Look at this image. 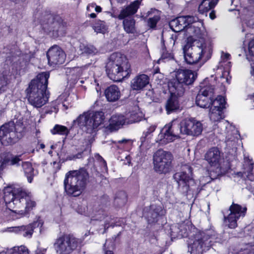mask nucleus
<instances>
[{
    "label": "nucleus",
    "mask_w": 254,
    "mask_h": 254,
    "mask_svg": "<svg viewBox=\"0 0 254 254\" xmlns=\"http://www.w3.org/2000/svg\"><path fill=\"white\" fill-rule=\"evenodd\" d=\"M3 193L7 208L18 215L16 218L28 216L37 206L32 193L25 187L8 186L4 188Z\"/></svg>",
    "instance_id": "obj_1"
},
{
    "label": "nucleus",
    "mask_w": 254,
    "mask_h": 254,
    "mask_svg": "<svg viewBox=\"0 0 254 254\" xmlns=\"http://www.w3.org/2000/svg\"><path fill=\"white\" fill-rule=\"evenodd\" d=\"M49 77V72L38 73L35 78L31 80L26 90L28 102L36 108H41L48 101L49 94L46 90Z\"/></svg>",
    "instance_id": "obj_2"
},
{
    "label": "nucleus",
    "mask_w": 254,
    "mask_h": 254,
    "mask_svg": "<svg viewBox=\"0 0 254 254\" xmlns=\"http://www.w3.org/2000/svg\"><path fill=\"white\" fill-rule=\"evenodd\" d=\"M108 77L115 82L122 81L131 73V65L127 56L119 52L110 55L106 65Z\"/></svg>",
    "instance_id": "obj_3"
},
{
    "label": "nucleus",
    "mask_w": 254,
    "mask_h": 254,
    "mask_svg": "<svg viewBox=\"0 0 254 254\" xmlns=\"http://www.w3.org/2000/svg\"><path fill=\"white\" fill-rule=\"evenodd\" d=\"M89 178L88 171L83 167L67 172L64 181V192L69 196H79L85 189Z\"/></svg>",
    "instance_id": "obj_4"
},
{
    "label": "nucleus",
    "mask_w": 254,
    "mask_h": 254,
    "mask_svg": "<svg viewBox=\"0 0 254 254\" xmlns=\"http://www.w3.org/2000/svg\"><path fill=\"white\" fill-rule=\"evenodd\" d=\"M40 23L45 33L52 34L54 37L64 36L66 34L68 23L57 13L45 11L42 13Z\"/></svg>",
    "instance_id": "obj_5"
},
{
    "label": "nucleus",
    "mask_w": 254,
    "mask_h": 254,
    "mask_svg": "<svg viewBox=\"0 0 254 254\" xmlns=\"http://www.w3.org/2000/svg\"><path fill=\"white\" fill-rule=\"evenodd\" d=\"M205 159L213 168L209 172V177L212 180L226 175L231 169L229 162L225 161L221 162V152L217 147L210 148L205 155Z\"/></svg>",
    "instance_id": "obj_6"
},
{
    "label": "nucleus",
    "mask_w": 254,
    "mask_h": 254,
    "mask_svg": "<svg viewBox=\"0 0 254 254\" xmlns=\"http://www.w3.org/2000/svg\"><path fill=\"white\" fill-rule=\"evenodd\" d=\"M193 243L188 245V252L190 254H199L209 250L218 238V234L213 229H206L197 232Z\"/></svg>",
    "instance_id": "obj_7"
},
{
    "label": "nucleus",
    "mask_w": 254,
    "mask_h": 254,
    "mask_svg": "<svg viewBox=\"0 0 254 254\" xmlns=\"http://www.w3.org/2000/svg\"><path fill=\"white\" fill-rule=\"evenodd\" d=\"M187 40V44L183 48L185 61L188 64L195 65V70H198L202 64L199 62L205 56L206 46L205 44H201L200 46L192 47L193 39L190 37Z\"/></svg>",
    "instance_id": "obj_8"
},
{
    "label": "nucleus",
    "mask_w": 254,
    "mask_h": 254,
    "mask_svg": "<svg viewBox=\"0 0 254 254\" xmlns=\"http://www.w3.org/2000/svg\"><path fill=\"white\" fill-rule=\"evenodd\" d=\"M104 113L102 111H92L80 115L74 121L79 126H84L85 131L89 134L96 132L98 127L103 124L105 120Z\"/></svg>",
    "instance_id": "obj_9"
},
{
    "label": "nucleus",
    "mask_w": 254,
    "mask_h": 254,
    "mask_svg": "<svg viewBox=\"0 0 254 254\" xmlns=\"http://www.w3.org/2000/svg\"><path fill=\"white\" fill-rule=\"evenodd\" d=\"M83 240L72 234H64L57 238L54 244L55 249L59 254H70L82 246Z\"/></svg>",
    "instance_id": "obj_10"
},
{
    "label": "nucleus",
    "mask_w": 254,
    "mask_h": 254,
    "mask_svg": "<svg viewBox=\"0 0 254 254\" xmlns=\"http://www.w3.org/2000/svg\"><path fill=\"white\" fill-rule=\"evenodd\" d=\"M174 159L173 154L169 151L163 149L157 150L153 154V169L159 174H166L169 173L172 167Z\"/></svg>",
    "instance_id": "obj_11"
},
{
    "label": "nucleus",
    "mask_w": 254,
    "mask_h": 254,
    "mask_svg": "<svg viewBox=\"0 0 254 254\" xmlns=\"http://www.w3.org/2000/svg\"><path fill=\"white\" fill-rule=\"evenodd\" d=\"M197 77L195 71L190 69H179L176 73V78L169 82V86L177 90L184 85H189L193 83Z\"/></svg>",
    "instance_id": "obj_12"
},
{
    "label": "nucleus",
    "mask_w": 254,
    "mask_h": 254,
    "mask_svg": "<svg viewBox=\"0 0 254 254\" xmlns=\"http://www.w3.org/2000/svg\"><path fill=\"white\" fill-rule=\"evenodd\" d=\"M200 85V89L196 97L195 103L202 108H209L211 99L214 96V87L208 83Z\"/></svg>",
    "instance_id": "obj_13"
},
{
    "label": "nucleus",
    "mask_w": 254,
    "mask_h": 254,
    "mask_svg": "<svg viewBox=\"0 0 254 254\" xmlns=\"http://www.w3.org/2000/svg\"><path fill=\"white\" fill-rule=\"evenodd\" d=\"M226 98L222 95L215 96L211 99L209 117L213 122H218L223 118V110L226 108Z\"/></svg>",
    "instance_id": "obj_14"
},
{
    "label": "nucleus",
    "mask_w": 254,
    "mask_h": 254,
    "mask_svg": "<svg viewBox=\"0 0 254 254\" xmlns=\"http://www.w3.org/2000/svg\"><path fill=\"white\" fill-rule=\"evenodd\" d=\"M229 210L230 212L227 216H224V219L227 220L229 228L234 229L237 227V221L240 218L245 216L247 208L233 202L229 208Z\"/></svg>",
    "instance_id": "obj_15"
},
{
    "label": "nucleus",
    "mask_w": 254,
    "mask_h": 254,
    "mask_svg": "<svg viewBox=\"0 0 254 254\" xmlns=\"http://www.w3.org/2000/svg\"><path fill=\"white\" fill-rule=\"evenodd\" d=\"M47 57L49 64L55 66L64 63L66 55L59 46L55 45L49 49L47 53Z\"/></svg>",
    "instance_id": "obj_16"
},
{
    "label": "nucleus",
    "mask_w": 254,
    "mask_h": 254,
    "mask_svg": "<svg viewBox=\"0 0 254 254\" xmlns=\"http://www.w3.org/2000/svg\"><path fill=\"white\" fill-rule=\"evenodd\" d=\"M44 222L41 219H37L27 225L15 226L12 227V231L15 233L21 235L24 237L31 238L36 228H42Z\"/></svg>",
    "instance_id": "obj_17"
},
{
    "label": "nucleus",
    "mask_w": 254,
    "mask_h": 254,
    "mask_svg": "<svg viewBox=\"0 0 254 254\" xmlns=\"http://www.w3.org/2000/svg\"><path fill=\"white\" fill-rule=\"evenodd\" d=\"M184 134L198 136L202 131V124L194 118L185 119L182 120Z\"/></svg>",
    "instance_id": "obj_18"
},
{
    "label": "nucleus",
    "mask_w": 254,
    "mask_h": 254,
    "mask_svg": "<svg viewBox=\"0 0 254 254\" xmlns=\"http://www.w3.org/2000/svg\"><path fill=\"white\" fill-rule=\"evenodd\" d=\"M144 213L148 224H152L157 223L159 218L164 215V211L160 205L150 204L144 208Z\"/></svg>",
    "instance_id": "obj_19"
},
{
    "label": "nucleus",
    "mask_w": 254,
    "mask_h": 254,
    "mask_svg": "<svg viewBox=\"0 0 254 254\" xmlns=\"http://www.w3.org/2000/svg\"><path fill=\"white\" fill-rule=\"evenodd\" d=\"M126 122L125 116L121 114H114L109 119L108 125L105 127V131L110 133L117 131L123 127Z\"/></svg>",
    "instance_id": "obj_20"
},
{
    "label": "nucleus",
    "mask_w": 254,
    "mask_h": 254,
    "mask_svg": "<svg viewBox=\"0 0 254 254\" xmlns=\"http://www.w3.org/2000/svg\"><path fill=\"white\" fill-rule=\"evenodd\" d=\"M141 0H135L131 2L129 5L125 6L121 9L117 18L119 20H122L128 17H131V16L137 12Z\"/></svg>",
    "instance_id": "obj_21"
},
{
    "label": "nucleus",
    "mask_w": 254,
    "mask_h": 254,
    "mask_svg": "<svg viewBox=\"0 0 254 254\" xmlns=\"http://www.w3.org/2000/svg\"><path fill=\"white\" fill-rule=\"evenodd\" d=\"M141 0H135L131 2L129 5L125 6L121 9L117 18L119 20H122L128 17H131V16L137 12Z\"/></svg>",
    "instance_id": "obj_22"
},
{
    "label": "nucleus",
    "mask_w": 254,
    "mask_h": 254,
    "mask_svg": "<svg viewBox=\"0 0 254 254\" xmlns=\"http://www.w3.org/2000/svg\"><path fill=\"white\" fill-rule=\"evenodd\" d=\"M173 178L179 188L185 189L187 191L190 189V182L193 180L188 174L184 171L175 173L173 175Z\"/></svg>",
    "instance_id": "obj_23"
},
{
    "label": "nucleus",
    "mask_w": 254,
    "mask_h": 254,
    "mask_svg": "<svg viewBox=\"0 0 254 254\" xmlns=\"http://www.w3.org/2000/svg\"><path fill=\"white\" fill-rule=\"evenodd\" d=\"M12 126L10 123L3 125L0 127V141L2 144L4 146L12 145L13 139L10 138V131L13 129Z\"/></svg>",
    "instance_id": "obj_24"
},
{
    "label": "nucleus",
    "mask_w": 254,
    "mask_h": 254,
    "mask_svg": "<svg viewBox=\"0 0 254 254\" xmlns=\"http://www.w3.org/2000/svg\"><path fill=\"white\" fill-rule=\"evenodd\" d=\"M149 83V77L145 74L136 76L131 81L130 86L133 90H142Z\"/></svg>",
    "instance_id": "obj_25"
},
{
    "label": "nucleus",
    "mask_w": 254,
    "mask_h": 254,
    "mask_svg": "<svg viewBox=\"0 0 254 254\" xmlns=\"http://www.w3.org/2000/svg\"><path fill=\"white\" fill-rule=\"evenodd\" d=\"M104 95L107 101L114 102L119 99L121 92L119 88L117 85H112L105 89Z\"/></svg>",
    "instance_id": "obj_26"
},
{
    "label": "nucleus",
    "mask_w": 254,
    "mask_h": 254,
    "mask_svg": "<svg viewBox=\"0 0 254 254\" xmlns=\"http://www.w3.org/2000/svg\"><path fill=\"white\" fill-rule=\"evenodd\" d=\"M175 138V137L167 125L164 126L158 137V142L160 144H167L173 141Z\"/></svg>",
    "instance_id": "obj_27"
},
{
    "label": "nucleus",
    "mask_w": 254,
    "mask_h": 254,
    "mask_svg": "<svg viewBox=\"0 0 254 254\" xmlns=\"http://www.w3.org/2000/svg\"><path fill=\"white\" fill-rule=\"evenodd\" d=\"M179 108L180 104L178 97L174 93H171L165 105L167 113L170 114L179 110Z\"/></svg>",
    "instance_id": "obj_28"
},
{
    "label": "nucleus",
    "mask_w": 254,
    "mask_h": 254,
    "mask_svg": "<svg viewBox=\"0 0 254 254\" xmlns=\"http://www.w3.org/2000/svg\"><path fill=\"white\" fill-rule=\"evenodd\" d=\"M22 167L28 182L32 183L34 177L38 173V171H35L32 163L29 161L23 162Z\"/></svg>",
    "instance_id": "obj_29"
},
{
    "label": "nucleus",
    "mask_w": 254,
    "mask_h": 254,
    "mask_svg": "<svg viewBox=\"0 0 254 254\" xmlns=\"http://www.w3.org/2000/svg\"><path fill=\"white\" fill-rule=\"evenodd\" d=\"M174 59L175 57L173 51L167 49L165 41L162 39L161 40V57L159 61L166 62Z\"/></svg>",
    "instance_id": "obj_30"
},
{
    "label": "nucleus",
    "mask_w": 254,
    "mask_h": 254,
    "mask_svg": "<svg viewBox=\"0 0 254 254\" xmlns=\"http://www.w3.org/2000/svg\"><path fill=\"white\" fill-rule=\"evenodd\" d=\"M218 0H202L198 8L200 14L207 13L210 10L214 8Z\"/></svg>",
    "instance_id": "obj_31"
},
{
    "label": "nucleus",
    "mask_w": 254,
    "mask_h": 254,
    "mask_svg": "<svg viewBox=\"0 0 254 254\" xmlns=\"http://www.w3.org/2000/svg\"><path fill=\"white\" fill-rule=\"evenodd\" d=\"M123 20V26L125 31L127 34H134L136 32L135 19L133 17H128Z\"/></svg>",
    "instance_id": "obj_32"
},
{
    "label": "nucleus",
    "mask_w": 254,
    "mask_h": 254,
    "mask_svg": "<svg viewBox=\"0 0 254 254\" xmlns=\"http://www.w3.org/2000/svg\"><path fill=\"white\" fill-rule=\"evenodd\" d=\"M13 127V130L17 135L21 139L25 135L26 131V126L24 125L22 120H18L15 124H10Z\"/></svg>",
    "instance_id": "obj_33"
},
{
    "label": "nucleus",
    "mask_w": 254,
    "mask_h": 254,
    "mask_svg": "<svg viewBox=\"0 0 254 254\" xmlns=\"http://www.w3.org/2000/svg\"><path fill=\"white\" fill-rule=\"evenodd\" d=\"M170 129L172 133L176 137H178L180 134H184V127L182 126V121L180 123H172L166 125Z\"/></svg>",
    "instance_id": "obj_34"
},
{
    "label": "nucleus",
    "mask_w": 254,
    "mask_h": 254,
    "mask_svg": "<svg viewBox=\"0 0 254 254\" xmlns=\"http://www.w3.org/2000/svg\"><path fill=\"white\" fill-rule=\"evenodd\" d=\"M179 24L184 28V30L191 27V25L194 22V17L191 16L186 15L178 17Z\"/></svg>",
    "instance_id": "obj_35"
},
{
    "label": "nucleus",
    "mask_w": 254,
    "mask_h": 254,
    "mask_svg": "<svg viewBox=\"0 0 254 254\" xmlns=\"http://www.w3.org/2000/svg\"><path fill=\"white\" fill-rule=\"evenodd\" d=\"M92 28L97 33L105 34L108 30V27L106 25L105 22L99 19L95 21Z\"/></svg>",
    "instance_id": "obj_36"
},
{
    "label": "nucleus",
    "mask_w": 254,
    "mask_h": 254,
    "mask_svg": "<svg viewBox=\"0 0 254 254\" xmlns=\"http://www.w3.org/2000/svg\"><path fill=\"white\" fill-rule=\"evenodd\" d=\"M51 132L53 135H67L69 133V130L65 126L57 124L51 129Z\"/></svg>",
    "instance_id": "obj_37"
},
{
    "label": "nucleus",
    "mask_w": 254,
    "mask_h": 254,
    "mask_svg": "<svg viewBox=\"0 0 254 254\" xmlns=\"http://www.w3.org/2000/svg\"><path fill=\"white\" fill-rule=\"evenodd\" d=\"M247 161L248 162L247 166V178L251 181H254V172L253 171L254 168V163L252 159L248 158Z\"/></svg>",
    "instance_id": "obj_38"
},
{
    "label": "nucleus",
    "mask_w": 254,
    "mask_h": 254,
    "mask_svg": "<svg viewBox=\"0 0 254 254\" xmlns=\"http://www.w3.org/2000/svg\"><path fill=\"white\" fill-rule=\"evenodd\" d=\"M178 17L171 20L169 23L170 28L175 32L178 33L184 31V28L179 24Z\"/></svg>",
    "instance_id": "obj_39"
},
{
    "label": "nucleus",
    "mask_w": 254,
    "mask_h": 254,
    "mask_svg": "<svg viewBox=\"0 0 254 254\" xmlns=\"http://www.w3.org/2000/svg\"><path fill=\"white\" fill-rule=\"evenodd\" d=\"M247 59L249 61L254 62V39H252L249 42Z\"/></svg>",
    "instance_id": "obj_40"
},
{
    "label": "nucleus",
    "mask_w": 254,
    "mask_h": 254,
    "mask_svg": "<svg viewBox=\"0 0 254 254\" xmlns=\"http://www.w3.org/2000/svg\"><path fill=\"white\" fill-rule=\"evenodd\" d=\"M160 20L159 15H154L147 20V25L151 29H155L158 21Z\"/></svg>",
    "instance_id": "obj_41"
},
{
    "label": "nucleus",
    "mask_w": 254,
    "mask_h": 254,
    "mask_svg": "<svg viewBox=\"0 0 254 254\" xmlns=\"http://www.w3.org/2000/svg\"><path fill=\"white\" fill-rule=\"evenodd\" d=\"M156 128V126L151 125L147 129V130L146 131H144L143 132V135L140 138V141L142 142V143L144 142L147 139L148 136L155 130Z\"/></svg>",
    "instance_id": "obj_42"
},
{
    "label": "nucleus",
    "mask_w": 254,
    "mask_h": 254,
    "mask_svg": "<svg viewBox=\"0 0 254 254\" xmlns=\"http://www.w3.org/2000/svg\"><path fill=\"white\" fill-rule=\"evenodd\" d=\"M83 53L88 55H95L97 53V49L91 45H87L85 46L83 49Z\"/></svg>",
    "instance_id": "obj_43"
},
{
    "label": "nucleus",
    "mask_w": 254,
    "mask_h": 254,
    "mask_svg": "<svg viewBox=\"0 0 254 254\" xmlns=\"http://www.w3.org/2000/svg\"><path fill=\"white\" fill-rule=\"evenodd\" d=\"M10 138L14 139V140L13 139V140L11 141L12 142V145L17 143L20 139H21L18 135H17L16 132L14 131V130L13 129H11L10 131Z\"/></svg>",
    "instance_id": "obj_44"
},
{
    "label": "nucleus",
    "mask_w": 254,
    "mask_h": 254,
    "mask_svg": "<svg viewBox=\"0 0 254 254\" xmlns=\"http://www.w3.org/2000/svg\"><path fill=\"white\" fill-rule=\"evenodd\" d=\"M1 80H3L4 82L3 84L0 87V93L4 91L3 88L5 87L7 84V77L6 75H3L1 77Z\"/></svg>",
    "instance_id": "obj_45"
},
{
    "label": "nucleus",
    "mask_w": 254,
    "mask_h": 254,
    "mask_svg": "<svg viewBox=\"0 0 254 254\" xmlns=\"http://www.w3.org/2000/svg\"><path fill=\"white\" fill-rule=\"evenodd\" d=\"M20 161V156H15L10 160V165H13L18 164Z\"/></svg>",
    "instance_id": "obj_46"
},
{
    "label": "nucleus",
    "mask_w": 254,
    "mask_h": 254,
    "mask_svg": "<svg viewBox=\"0 0 254 254\" xmlns=\"http://www.w3.org/2000/svg\"><path fill=\"white\" fill-rule=\"evenodd\" d=\"M215 11L212 10L209 13V17L211 19L213 20L216 18Z\"/></svg>",
    "instance_id": "obj_47"
},
{
    "label": "nucleus",
    "mask_w": 254,
    "mask_h": 254,
    "mask_svg": "<svg viewBox=\"0 0 254 254\" xmlns=\"http://www.w3.org/2000/svg\"><path fill=\"white\" fill-rule=\"evenodd\" d=\"M98 158H99V160L101 161V162H102L104 166L107 168V163L106 162V161L104 159V158L101 156H100L99 154H98Z\"/></svg>",
    "instance_id": "obj_48"
},
{
    "label": "nucleus",
    "mask_w": 254,
    "mask_h": 254,
    "mask_svg": "<svg viewBox=\"0 0 254 254\" xmlns=\"http://www.w3.org/2000/svg\"><path fill=\"white\" fill-rule=\"evenodd\" d=\"M231 57V55L229 53H225L224 54V55L222 56L223 60H229L230 59V58Z\"/></svg>",
    "instance_id": "obj_49"
},
{
    "label": "nucleus",
    "mask_w": 254,
    "mask_h": 254,
    "mask_svg": "<svg viewBox=\"0 0 254 254\" xmlns=\"http://www.w3.org/2000/svg\"><path fill=\"white\" fill-rule=\"evenodd\" d=\"M105 244L104 245V250L105 251V254H114V252L110 250H106Z\"/></svg>",
    "instance_id": "obj_50"
},
{
    "label": "nucleus",
    "mask_w": 254,
    "mask_h": 254,
    "mask_svg": "<svg viewBox=\"0 0 254 254\" xmlns=\"http://www.w3.org/2000/svg\"><path fill=\"white\" fill-rule=\"evenodd\" d=\"M128 140H127L126 139H123L122 140H120L118 141V143L119 144H122V143H126L128 142Z\"/></svg>",
    "instance_id": "obj_51"
},
{
    "label": "nucleus",
    "mask_w": 254,
    "mask_h": 254,
    "mask_svg": "<svg viewBox=\"0 0 254 254\" xmlns=\"http://www.w3.org/2000/svg\"><path fill=\"white\" fill-rule=\"evenodd\" d=\"M11 1L14 2L15 3H19L20 2H24L26 0H10Z\"/></svg>",
    "instance_id": "obj_52"
},
{
    "label": "nucleus",
    "mask_w": 254,
    "mask_h": 254,
    "mask_svg": "<svg viewBox=\"0 0 254 254\" xmlns=\"http://www.w3.org/2000/svg\"><path fill=\"white\" fill-rule=\"evenodd\" d=\"M95 10L97 12H100L102 11V8L100 6L96 5Z\"/></svg>",
    "instance_id": "obj_53"
},
{
    "label": "nucleus",
    "mask_w": 254,
    "mask_h": 254,
    "mask_svg": "<svg viewBox=\"0 0 254 254\" xmlns=\"http://www.w3.org/2000/svg\"><path fill=\"white\" fill-rule=\"evenodd\" d=\"M97 16V15L95 13H92L89 15V17H90L91 18H95Z\"/></svg>",
    "instance_id": "obj_54"
},
{
    "label": "nucleus",
    "mask_w": 254,
    "mask_h": 254,
    "mask_svg": "<svg viewBox=\"0 0 254 254\" xmlns=\"http://www.w3.org/2000/svg\"><path fill=\"white\" fill-rule=\"evenodd\" d=\"M208 54H209V55H207V57L205 58L204 60H202L203 63L206 62L207 60H208L211 58L210 54L209 53Z\"/></svg>",
    "instance_id": "obj_55"
},
{
    "label": "nucleus",
    "mask_w": 254,
    "mask_h": 254,
    "mask_svg": "<svg viewBox=\"0 0 254 254\" xmlns=\"http://www.w3.org/2000/svg\"><path fill=\"white\" fill-rule=\"evenodd\" d=\"M160 71V69L159 67H157V68L154 69V71L153 72L154 74H156L159 73Z\"/></svg>",
    "instance_id": "obj_56"
},
{
    "label": "nucleus",
    "mask_w": 254,
    "mask_h": 254,
    "mask_svg": "<svg viewBox=\"0 0 254 254\" xmlns=\"http://www.w3.org/2000/svg\"><path fill=\"white\" fill-rule=\"evenodd\" d=\"M22 254L21 252H20L19 251H13L12 252L11 254Z\"/></svg>",
    "instance_id": "obj_57"
},
{
    "label": "nucleus",
    "mask_w": 254,
    "mask_h": 254,
    "mask_svg": "<svg viewBox=\"0 0 254 254\" xmlns=\"http://www.w3.org/2000/svg\"><path fill=\"white\" fill-rule=\"evenodd\" d=\"M40 148L44 149L45 148V145L44 143H41L40 145Z\"/></svg>",
    "instance_id": "obj_58"
},
{
    "label": "nucleus",
    "mask_w": 254,
    "mask_h": 254,
    "mask_svg": "<svg viewBox=\"0 0 254 254\" xmlns=\"http://www.w3.org/2000/svg\"><path fill=\"white\" fill-rule=\"evenodd\" d=\"M249 0V1H250V3L251 4H253V5H254V0Z\"/></svg>",
    "instance_id": "obj_59"
},
{
    "label": "nucleus",
    "mask_w": 254,
    "mask_h": 254,
    "mask_svg": "<svg viewBox=\"0 0 254 254\" xmlns=\"http://www.w3.org/2000/svg\"><path fill=\"white\" fill-rule=\"evenodd\" d=\"M188 170L189 172H192V168L190 166L188 167Z\"/></svg>",
    "instance_id": "obj_60"
},
{
    "label": "nucleus",
    "mask_w": 254,
    "mask_h": 254,
    "mask_svg": "<svg viewBox=\"0 0 254 254\" xmlns=\"http://www.w3.org/2000/svg\"><path fill=\"white\" fill-rule=\"evenodd\" d=\"M82 153H83V152H81V153H78L77 154V156H79V155H80V156H81V154H82ZM77 157H78V156H77Z\"/></svg>",
    "instance_id": "obj_61"
},
{
    "label": "nucleus",
    "mask_w": 254,
    "mask_h": 254,
    "mask_svg": "<svg viewBox=\"0 0 254 254\" xmlns=\"http://www.w3.org/2000/svg\"><path fill=\"white\" fill-rule=\"evenodd\" d=\"M107 224L106 223L105 225V229L108 228V227H109L108 226H107Z\"/></svg>",
    "instance_id": "obj_62"
},
{
    "label": "nucleus",
    "mask_w": 254,
    "mask_h": 254,
    "mask_svg": "<svg viewBox=\"0 0 254 254\" xmlns=\"http://www.w3.org/2000/svg\"><path fill=\"white\" fill-rule=\"evenodd\" d=\"M92 220H99V219H93V218H92L91 219Z\"/></svg>",
    "instance_id": "obj_63"
},
{
    "label": "nucleus",
    "mask_w": 254,
    "mask_h": 254,
    "mask_svg": "<svg viewBox=\"0 0 254 254\" xmlns=\"http://www.w3.org/2000/svg\"><path fill=\"white\" fill-rule=\"evenodd\" d=\"M64 106L65 107V109H68L67 106H65V105H64Z\"/></svg>",
    "instance_id": "obj_64"
}]
</instances>
